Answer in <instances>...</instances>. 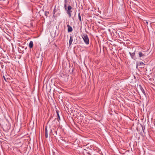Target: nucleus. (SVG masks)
<instances>
[{
    "mask_svg": "<svg viewBox=\"0 0 155 155\" xmlns=\"http://www.w3.org/2000/svg\"><path fill=\"white\" fill-rule=\"evenodd\" d=\"M83 38L86 45H88L89 44V39L87 35H84Z\"/></svg>",
    "mask_w": 155,
    "mask_h": 155,
    "instance_id": "obj_1",
    "label": "nucleus"
},
{
    "mask_svg": "<svg viewBox=\"0 0 155 155\" xmlns=\"http://www.w3.org/2000/svg\"><path fill=\"white\" fill-rule=\"evenodd\" d=\"M72 9V7L70 5H69L68 7V9L66 10L67 13L69 17H71V10Z\"/></svg>",
    "mask_w": 155,
    "mask_h": 155,
    "instance_id": "obj_2",
    "label": "nucleus"
},
{
    "mask_svg": "<svg viewBox=\"0 0 155 155\" xmlns=\"http://www.w3.org/2000/svg\"><path fill=\"white\" fill-rule=\"evenodd\" d=\"M139 57L140 58L142 57L144 58L146 56V54H145L144 51H140L139 53Z\"/></svg>",
    "mask_w": 155,
    "mask_h": 155,
    "instance_id": "obj_3",
    "label": "nucleus"
},
{
    "mask_svg": "<svg viewBox=\"0 0 155 155\" xmlns=\"http://www.w3.org/2000/svg\"><path fill=\"white\" fill-rule=\"evenodd\" d=\"M68 27V32H71L73 30L72 27L70 26L69 25H67Z\"/></svg>",
    "mask_w": 155,
    "mask_h": 155,
    "instance_id": "obj_4",
    "label": "nucleus"
},
{
    "mask_svg": "<svg viewBox=\"0 0 155 155\" xmlns=\"http://www.w3.org/2000/svg\"><path fill=\"white\" fill-rule=\"evenodd\" d=\"M45 137L46 138H48V131L47 130V127L46 126L45 127Z\"/></svg>",
    "mask_w": 155,
    "mask_h": 155,
    "instance_id": "obj_5",
    "label": "nucleus"
},
{
    "mask_svg": "<svg viewBox=\"0 0 155 155\" xmlns=\"http://www.w3.org/2000/svg\"><path fill=\"white\" fill-rule=\"evenodd\" d=\"M139 86L140 87V89L141 90V91L143 92V94L145 96H146V94L144 90L143 89V88L142 87V86L141 85H139Z\"/></svg>",
    "mask_w": 155,
    "mask_h": 155,
    "instance_id": "obj_6",
    "label": "nucleus"
},
{
    "mask_svg": "<svg viewBox=\"0 0 155 155\" xmlns=\"http://www.w3.org/2000/svg\"><path fill=\"white\" fill-rule=\"evenodd\" d=\"M129 53L130 56H131V58L132 59H134L135 58V53L134 52H133V53H131L130 52H129Z\"/></svg>",
    "mask_w": 155,
    "mask_h": 155,
    "instance_id": "obj_7",
    "label": "nucleus"
},
{
    "mask_svg": "<svg viewBox=\"0 0 155 155\" xmlns=\"http://www.w3.org/2000/svg\"><path fill=\"white\" fill-rule=\"evenodd\" d=\"M33 42L32 41H31L28 45L29 47L30 48H31L33 47Z\"/></svg>",
    "mask_w": 155,
    "mask_h": 155,
    "instance_id": "obj_8",
    "label": "nucleus"
},
{
    "mask_svg": "<svg viewBox=\"0 0 155 155\" xmlns=\"http://www.w3.org/2000/svg\"><path fill=\"white\" fill-rule=\"evenodd\" d=\"M73 36H71L70 37V40H69V41L70 45L73 42Z\"/></svg>",
    "mask_w": 155,
    "mask_h": 155,
    "instance_id": "obj_9",
    "label": "nucleus"
},
{
    "mask_svg": "<svg viewBox=\"0 0 155 155\" xmlns=\"http://www.w3.org/2000/svg\"><path fill=\"white\" fill-rule=\"evenodd\" d=\"M144 65H145V64L142 62H140V63H138V64L137 66H137L138 65L139 66L140 65V66H143Z\"/></svg>",
    "mask_w": 155,
    "mask_h": 155,
    "instance_id": "obj_10",
    "label": "nucleus"
},
{
    "mask_svg": "<svg viewBox=\"0 0 155 155\" xmlns=\"http://www.w3.org/2000/svg\"><path fill=\"white\" fill-rule=\"evenodd\" d=\"M78 18L79 20L81 22V16L80 15V13H78Z\"/></svg>",
    "mask_w": 155,
    "mask_h": 155,
    "instance_id": "obj_11",
    "label": "nucleus"
},
{
    "mask_svg": "<svg viewBox=\"0 0 155 155\" xmlns=\"http://www.w3.org/2000/svg\"><path fill=\"white\" fill-rule=\"evenodd\" d=\"M49 13V12L47 11H46L45 12V15L46 16V18L48 17V14Z\"/></svg>",
    "mask_w": 155,
    "mask_h": 155,
    "instance_id": "obj_12",
    "label": "nucleus"
},
{
    "mask_svg": "<svg viewBox=\"0 0 155 155\" xmlns=\"http://www.w3.org/2000/svg\"><path fill=\"white\" fill-rule=\"evenodd\" d=\"M64 8L65 9V10H67V5L66 4H64Z\"/></svg>",
    "mask_w": 155,
    "mask_h": 155,
    "instance_id": "obj_13",
    "label": "nucleus"
},
{
    "mask_svg": "<svg viewBox=\"0 0 155 155\" xmlns=\"http://www.w3.org/2000/svg\"><path fill=\"white\" fill-rule=\"evenodd\" d=\"M57 115H58V119L59 120H60V116H59V115L58 113H57Z\"/></svg>",
    "mask_w": 155,
    "mask_h": 155,
    "instance_id": "obj_14",
    "label": "nucleus"
},
{
    "mask_svg": "<svg viewBox=\"0 0 155 155\" xmlns=\"http://www.w3.org/2000/svg\"><path fill=\"white\" fill-rule=\"evenodd\" d=\"M20 48H24V46H19Z\"/></svg>",
    "mask_w": 155,
    "mask_h": 155,
    "instance_id": "obj_15",
    "label": "nucleus"
},
{
    "mask_svg": "<svg viewBox=\"0 0 155 155\" xmlns=\"http://www.w3.org/2000/svg\"><path fill=\"white\" fill-rule=\"evenodd\" d=\"M64 2H65V4L67 3L68 2V0H64Z\"/></svg>",
    "mask_w": 155,
    "mask_h": 155,
    "instance_id": "obj_16",
    "label": "nucleus"
},
{
    "mask_svg": "<svg viewBox=\"0 0 155 155\" xmlns=\"http://www.w3.org/2000/svg\"><path fill=\"white\" fill-rule=\"evenodd\" d=\"M146 23L147 24H148V21H146Z\"/></svg>",
    "mask_w": 155,
    "mask_h": 155,
    "instance_id": "obj_17",
    "label": "nucleus"
},
{
    "mask_svg": "<svg viewBox=\"0 0 155 155\" xmlns=\"http://www.w3.org/2000/svg\"><path fill=\"white\" fill-rule=\"evenodd\" d=\"M55 13V12H54V10L53 14H54Z\"/></svg>",
    "mask_w": 155,
    "mask_h": 155,
    "instance_id": "obj_18",
    "label": "nucleus"
},
{
    "mask_svg": "<svg viewBox=\"0 0 155 155\" xmlns=\"http://www.w3.org/2000/svg\"><path fill=\"white\" fill-rule=\"evenodd\" d=\"M3 77H4V79H5V81H6V79H5V76H3Z\"/></svg>",
    "mask_w": 155,
    "mask_h": 155,
    "instance_id": "obj_19",
    "label": "nucleus"
},
{
    "mask_svg": "<svg viewBox=\"0 0 155 155\" xmlns=\"http://www.w3.org/2000/svg\"><path fill=\"white\" fill-rule=\"evenodd\" d=\"M142 129H143V132H144V130L145 128H144L143 129V128L142 127Z\"/></svg>",
    "mask_w": 155,
    "mask_h": 155,
    "instance_id": "obj_20",
    "label": "nucleus"
},
{
    "mask_svg": "<svg viewBox=\"0 0 155 155\" xmlns=\"http://www.w3.org/2000/svg\"><path fill=\"white\" fill-rule=\"evenodd\" d=\"M19 49H20V48H18V50L19 51Z\"/></svg>",
    "mask_w": 155,
    "mask_h": 155,
    "instance_id": "obj_21",
    "label": "nucleus"
},
{
    "mask_svg": "<svg viewBox=\"0 0 155 155\" xmlns=\"http://www.w3.org/2000/svg\"><path fill=\"white\" fill-rule=\"evenodd\" d=\"M27 47H26L25 48V49H27Z\"/></svg>",
    "mask_w": 155,
    "mask_h": 155,
    "instance_id": "obj_22",
    "label": "nucleus"
}]
</instances>
